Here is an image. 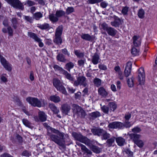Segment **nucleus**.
<instances>
[{
  "label": "nucleus",
  "mask_w": 157,
  "mask_h": 157,
  "mask_svg": "<svg viewBox=\"0 0 157 157\" xmlns=\"http://www.w3.org/2000/svg\"><path fill=\"white\" fill-rule=\"evenodd\" d=\"M47 135L49 136L50 140L54 141L59 146L63 148L65 141L64 140V137L62 138L59 137L57 135L51 134L49 132H48Z\"/></svg>",
  "instance_id": "obj_1"
},
{
  "label": "nucleus",
  "mask_w": 157,
  "mask_h": 157,
  "mask_svg": "<svg viewBox=\"0 0 157 157\" xmlns=\"http://www.w3.org/2000/svg\"><path fill=\"white\" fill-rule=\"evenodd\" d=\"M87 80L86 78L84 76H80L77 78V80H75L73 85L75 86H78L79 85H82L85 87L87 85Z\"/></svg>",
  "instance_id": "obj_2"
},
{
  "label": "nucleus",
  "mask_w": 157,
  "mask_h": 157,
  "mask_svg": "<svg viewBox=\"0 0 157 157\" xmlns=\"http://www.w3.org/2000/svg\"><path fill=\"white\" fill-rule=\"evenodd\" d=\"M26 100L32 106L38 107L42 106L41 102L37 98L29 97L26 98Z\"/></svg>",
  "instance_id": "obj_3"
},
{
  "label": "nucleus",
  "mask_w": 157,
  "mask_h": 157,
  "mask_svg": "<svg viewBox=\"0 0 157 157\" xmlns=\"http://www.w3.org/2000/svg\"><path fill=\"white\" fill-rule=\"evenodd\" d=\"M6 1L14 8L22 10L24 9L23 5L19 0H6Z\"/></svg>",
  "instance_id": "obj_4"
},
{
  "label": "nucleus",
  "mask_w": 157,
  "mask_h": 157,
  "mask_svg": "<svg viewBox=\"0 0 157 157\" xmlns=\"http://www.w3.org/2000/svg\"><path fill=\"white\" fill-rule=\"evenodd\" d=\"M72 135L75 140L86 144L89 139L87 137L82 136L80 133H78L75 132L72 133Z\"/></svg>",
  "instance_id": "obj_5"
},
{
  "label": "nucleus",
  "mask_w": 157,
  "mask_h": 157,
  "mask_svg": "<svg viewBox=\"0 0 157 157\" xmlns=\"http://www.w3.org/2000/svg\"><path fill=\"white\" fill-rule=\"evenodd\" d=\"M138 80L139 84L143 85L145 81V75L143 67H140L138 71Z\"/></svg>",
  "instance_id": "obj_6"
},
{
  "label": "nucleus",
  "mask_w": 157,
  "mask_h": 157,
  "mask_svg": "<svg viewBox=\"0 0 157 157\" xmlns=\"http://www.w3.org/2000/svg\"><path fill=\"white\" fill-rule=\"evenodd\" d=\"M85 144L88 146L96 154L100 153L101 151V148L91 143V141L89 139L86 143Z\"/></svg>",
  "instance_id": "obj_7"
},
{
  "label": "nucleus",
  "mask_w": 157,
  "mask_h": 157,
  "mask_svg": "<svg viewBox=\"0 0 157 157\" xmlns=\"http://www.w3.org/2000/svg\"><path fill=\"white\" fill-rule=\"evenodd\" d=\"M123 124L120 122L114 121L110 123L108 125V127L111 129L123 128Z\"/></svg>",
  "instance_id": "obj_8"
},
{
  "label": "nucleus",
  "mask_w": 157,
  "mask_h": 157,
  "mask_svg": "<svg viewBox=\"0 0 157 157\" xmlns=\"http://www.w3.org/2000/svg\"><path fill=\"white\" fill-rule=\"evenodd\" d=\"M132 63L131 62L129 61L127 63L125 70L124 71L125 77H128L131 74Z\"/></svg>",
  "instance_id": "obj_9"
},
{
  "label": "nucleus",
  "mask_w": 157,
  "mask_h": 157,
  "mask_svg": "<svg viewBox=\"0 0 157 157\" xmlns=\"http://www.w3.org/2000/svg\"><path fill=\"white\" fill-rule=\"evenodd\" d=\"M103 130L104 129H102L95 128L91 129V132L94 135L100 136H101Z\"/></svg>",
  "instance_id": "obj_10"
},
{
  "label": "nucleus",
  "mask_w": 157,
  "mask_h": 157,
  "mask_svg": "<svg viewBox=\"0 0 157 157\" xmlns=\"http://www.w3.org/2000/svg\"><path fill=\"white\" fill-rule=\"evenodd\" d=\"M98 92V94L103 97L105 98L108 95V92L103 86L99 88Z\"/></svg>",
  "instance_id": "obj_11"
},
{
  "label": "nucleus",
  "mask_w": 157,
  "mask_h": 157,
  "mask_svg": "<svg viewBox=\"0 0 157 157\" xmlns=\"http://www.w3.org/2000/svg\"><path fill=\"white\" fill-rule=\"evenodd\" d=\"M47 130H50L53 133L58 134L62 138L64 137V133H63L61 132L58 130L50 126L47 127Z\"/></svg>",
  "instance_id": "obj_12"
},
{
  "label": "nucleus",
  "mask_w": 157,
  "mask_h": 157,
  "mask_svg": "<svg viewBox=\"0 0 157 157\" xmlns=\"http://www.w3.org/2000/svg\"><path fill=\"white\" fill-rule=\"evenodd\" d=\"M100 60L99 55L97 53H95L92 58L91 61L92 63L96 65L99 63Z\"/></svg>",
  "instance_id": "obj_13"
},
{
  "label": "nucleus",
  "mask_w": 157,
  "mask_h": 157,
  "mask_svg": "<svg viewBox=\"0 0 157 157\" xmlns=\"http://www.w3.org/2000/svg\"><path fill=\"white\" fill-rule=\"evenodd\" d=\"M63 31L62 26H59L56 29L55 36L56 39H61V36Z\"/></svg>",
  "instance_id": "obj_14"
},
{
  "label": "nucleus",
  "mask_w": 157,
  "mask_h": 157,
  "mask_svg": "<svg viewBox=\"0 0 157 157\" xmlns=\"http://www.w3.org/2000/svg\"><path fill=\"white\" fill-rule=\"evenodd\" d=\"M62 112L65 115H67L71 109V106L67 104H64L62 106Z\"/></svg>",
  "instance_id": "obj_15"
},
{
  "label": "nucleus",
  "mask_w": 157,
  "mask_h": 157,
  "mask_svg": "<svg viewBox=\"0 0 157 157\" xmlns=\"http://www.w3.org/2000/svg\"><path fill=\"white\" fill-rule=\"evenodd\" d=\"M2 65L6 70L10 71L12 69V65L6 60L1 63Z\"/></svg>",
  "instance_id": "obj_16"
},
{
  "label": "nucleus",
  "mask_w": 157,
  "mask_h": 157,
  "mask_svg": "<svg viewBox=\"0 0 157 157\" xmlns=\"http://www.w3.org/2000/svg\"><path fill=\"white\" fill-rule=\"evenodd\" d=\"M121 24V20L119 18H116L113 21L111 22V25L115 27H119Z\"/></svg>",
  "instance_id": "obj_17"
},
{
  "label": "nucleus",
  "mask_w": 157,
  "mask_h": 157,
  "mask_svg": "<svg viewBox=\"0 0 157 157\" xmlns=\"http://www.w3.org/2000/svg\"><path fill=\"white\" fill-rule=\"evenodd\" d=\"M115 140H116V138L114 136L108 139L106 141V146L108 147L113 146Z\"/></svg>",
  "instance_id": "obj_18"
},
{
  "label": "nucleus",
  "mask_w": 157,
  "mask_h": 157,
  "mask_svg": "<svg viewBox=\"0 0 157 157\" xmlns=\"http://www.w3.org/2000/svg\"><path fill=\"white\" fill-rule=\"evenodd\" d=\"M63 73V74L65 76V77L66 78L70 81L74 82L75 79V78L71 75V74L68 73L66 70Z\"/></svg>",
  "instance_id": "obj_19"
},
{
  "label": "nucleus",
  "mask_w": 157,
  "mask_h": 157,
  "mask_svg": "<svg viewBox=\"0 0 157 157\" xmlns=\"http://www.w3.org/2000/svg\"><path fill=\"white\" fill-rule=\"evenodd\" d=\"M89 115L91 119L94 120L96 118L100 117L101 114L99 112L96 111L89 113Z\"/></svg>",
  "instance_id": "obj_20"
},
{
  "label": "nucleus",
  "mask_w": 157,
  "mask_h": 157,
  "mask_svg": "<svg viewBox=\"0 0 157 157\" xmlns=\"http://www.w3.org/2000/svg\"><path fill=\"white\" fill-rule=\"evenodd\" d=\"M49 107L54 113L58 114L59 112V109L53 103L49 104Z\"/></svg>",
  "instance_id": "obj_21"
},
{
  "label": "nucleus",
  "mask_w": 157,
  "mask_h": 157,
  "mask_svg": "<svg viewBox=\"0 0 157 157\" xmlns=\"http://www.w3.org/2000/svg\"><path fill=\"white\" fill-rule=\"evenodd\" d=\"M50 100L55 103H58L61 101L60 98L56 95L51 96L49 98Z\"/></svg>",
  "instance_id": "obj_22"
},
{
  "label": "nucleus",
  "mask_w": 157,
  "mask_h": 157,
  "mask_svg": "<svg viewBox=\"0 0 157 157\" xmlns=\"http://www.w3.org/2000/svg\"><path fill=\"white\" fill-rule=\"evenodd\" d=\"M116 140L117 144L120 146L124 145L125 142V139L121 137L116 138Z\"/></svg>",
  "instance_id": "obj_23"
},
{
  "label": "nucleus",
  "mask_w": 157,
  "mask_h": 157,
  "mask_svg": "<svg viewBox=\"0 0 157 157\" xmlns=\"http://www.w3.org/2000/svg\"><path fill=\"white\" fill-rule=\"evenodd\" d=\"M46 115L45 113L40 112L39 113V117L40 120L42 122L44 121L47 120Z\"/></svg>",
  "instance_id": "obj_24"
},
{
  "label": "nucleus",
  "mask_w": 157,
  "mask_h": 157,
  "mask_svg": "<svg viewBox=\"0 0 157 157\" xmlns=\"http://www.w3.org/2000/svg\"><path fill=\"white\" fill-rule=\"evenodd\" d=\"M107 32L109 35L112 36H114L116 34L117 31L113 28L109 27L107 30Z\"/></svg>",
  "instance_id": "obj_25"
},
{
  "label": "nucleus",
  "mask_w": 157,
  "mask_h": 157,
  "mask_svg": "<svg viewBox=\"0 0 157 157\" xmlns=\"http://www.w3.org/2000/svg\"><path fill=\"white\" fill-rule=\"evenodd\" d=\"M74 53L77 57L79 58H82L85 56L84 52H81L80 50H75Z\"/></svg>",
  "instance_id": "obj_26"
},
{
  "label": "nucleus",
  "mask_w": 157,
  "mask_h": 157,
  "mask_svg": "<svg viewBox=\"0 0 157 157\" xmlns=\"http://www.w3.org/2000/svg\"><path fill=\"white\" fill-rule=\"evenodd\" d=\"M73 110L75 111L77 114H79V113L83 109L81 107L75 104L73 105Z\"/></svg>",
  "instance_id": "obj_27"
},
{
  "label": "nucleus",
  "mask_w": 157,
  "mask_h": 157,
  "mask_svg": "<svg viewBox=\"0 0 157 157\" xmlns=\"http://www.w3.org/2000/svg\"><path fill=\"white\" fill-rule=\"evenodd\" d=\"M56 58L60 62H65L66 61L65 56L61 53H59Z\"/></svg>",
  "instance_id": "obj_28"
},
{
  "label": "nucleus",
  "mask_w": 157,
  "mask_h": 157,
  "mask_svg": "<svg viewBox=\"0 0 157 157\" xmlns=\"http://www.w3.org/2000/svg\"><path fill=\"white\" fill-rule=\"evenodd\" d=\"M110 135L108 133L107 131L104 130L101 136V139L102 140H106L109 138Z\"/></svg>",
  "instance_id": "obj_29"
},
{
  "label": "nucleus",
  "mask_w": 157,
  "mask_h": 157,
  "mask_svg": "<svg viewBox=\"0 0 157 157\" xmlns=\"http://www.w3.org/2000/svg\"><path fill=\"white\" fill-rule=\"evenodd\" d=\"M53 84L56 89L62 84L60 80L56 78H54L53 79Z\"/></svg>",
  "instance_id": "obj_30"
},
{
  "label": "nucleus",
  "mask_w": 157,
  "mask_h": 157,
  "mask_svg": "<svg viewBox=\"0 0 157 157\" xmlns=\"http://www.w3.org/2000/svg\"><path fill=\"white\" fill-rule=\"evenodd\" d=\"M139 52V50L134 47H132L131 49V53L133 56H138Z\"/></svg>",
  "instance_id": "obj_31"
},
{
  "label": "nucleus",
  "mask_w": 157,
  "mask_h": 157,
  "mask_svg": "<svg viewBox=\"0 0 157 157\" xmlns=\"http://www.w3.org/2000/svg\"><path fill=\"white\" fill-rule=\"evenodd\" d=\"M94 85L97 87H99L101 85V79L95 78L93 80Z\"/></svg>",
  "instance_id": "obj_32"
},
{
  "label": "nucleus",
  "mask_w": 157,
  "mask_h": 157,
  "mask_svg": "<svg viewBox=\"0 0 157 157\" xmlns=\"http://www.w3.org/2000/svg\"><path fill=\"white\" fill-rule=\"evenodd\" d=\"M79 145L81 147L82 150L85 151L87 154L90 155L92 154V152L89 149H88L85 146L81 144H80Z\"/></svg>",
  "instance_id": "obj_33"
},
{
  "label": "nucleus",
  "mask_w": 157,
  "mask_h": 157,
  "mask_svg": "<svg viewBox=\"0 0 157 157\" xmlns=\"http://www.w3.org/2000/svg\"><path fill=\"white\" fill-rule=\"evenodd\" d=\"M43 14L40 12H37L33 14V18L36 20H39L43 17Z\"/></svg>",
  "instance_id": "obj_34"
},
{
  "label": "nucleus",
  "mask_w": 157,
  "mask_h": 157,
  "mask_svg": "<svg viewBox=\"0 0 157 157\" xmlns=\"http://www.w3.org/2000/svg\"><path fill=\"white\" fill-rule=\"evenodd\" d=\"M49 20L52 22H56L58 21L59 19L54 14H51L49 15Z\"/></svg>",
  "instance_id": "obj_35"
},
{
  "label": "nucleus",
  "mask_w": 157,
  "mask_h": 157,
  "mask_svg": "<svg viewBox=\"0 0 157 157\" xmlns=\"http://www.w3.org/2000/svg\"><path fill=\"white\" fill-rule=\"evenodd\" d=\"M56 89L58 90L62 94L65 95H67V93L66 90L65 88L62 85V84L59 87H58Z\"/></svg>",
  "instance_id": "obj_36"
},
{
  "label": "nucleus",
  "mask_w": 157,
  "mask_h": 157,
  "mask_svg": "<svg viewBox=\"0 0 157 157\" xmlns=\"http://www.w3.org/2000/svg\"><path fill=\"white\" fill-rule=\"evenodd\" d=\"M22 121L23 124L25 126L29 128H32L33 127L32 126L31 123L28 120L26 119H22Z\"/></svg>",
  "instance_id": "obj_37"
},
{
  "label": "nucleus",
  "mask_w": 157,
  "mask_h": 157,
  "mask_svg": "<svg viewBox=\"0 0 157 157\" xmlns=\"http://www.w3.org/2000/svg\"><path fill=\"white\" fill-rule=\"evenodd\" d=\"M109 27L108 25L105 23H101L99 25V29L102 31L106 30L107 31Z\"/></svg>",
  "instance_id": "obj_38"
},
{
  "label": "nucleus",
  "mask_w": 157,
  "mask_h": 157,
  "mask_svg": "<svg viewBox=\"0 0 157 157\" xmlns=\"http://www.w3.org/2000/svg\"><path fill=\"white\" fill-rule=\"evenodd\" d=\"M137 14L140 18L141 19L144 18V17L145 15L144 11L142 8L139 10Z\"/></svg>",
  "instance_id": "obj_39"
},
{
  "label": "nucleus",
  "mask_w": 157,
  "mask_h": 157,
  "mask_svg": "<svg viewBox=\"0 0 157 157\" xmlns=\"http://www.w3.org/2000/svg\"><path fill=\"white\" fill-rule=\"evenodd\" d=\"M130 136L131 138H133V140L134 142H135V140H139L138 139L140 137V135L135 134H131Z\"/></svg>",
  "instance_id": "obj_40"
},
{
  "label": "nucleus",
  "mask_w": 157,
  "mask_h": 157,
  "mask_svg": "<svg viewBox=\"0 0 157 157\" xmlns=\"http://www.w3.org/2000/svg\"><path fill=\"white\" fill-rule=\"evenodd\" d=\"M53 67L55 71H59V72L62 74H63V73L64 72V71H65L62 67L57 65H54Z\"/></svg>",
  "instance_id": "obj_41"
},
{
  "label": "nucleus",
  "mask_w": 157,
  "mask_h": 157,
  "mask_svg": "<svg viewBox=\"0 0 157 157\" xmlns=\"http://www.w3.org/2000/svg\"><path fill=\"white\" fill-rule=\"evenodd\" d=\"M74 64L72 63L71 62L68 63L65 65L66 69L69 71H70L71 69L74 67Z\"/></svg>",
  "instance_id": "obj_42"
},
{
  "label": "nucleus",
  "mask_w": 157,
  "mask_h": 157,
  "mask_svg": "<svg viewBox=\"0 0 157 157\" xmlns=\"http://www.w3.org/2000/svg\"><path fill=\"white\" fill-rule=\"evenodd\" d=\"M65 14V12L62 10H57L56 13V16L58 18L59 17H61Z\"/></svg>",
  "instance_id": "obj_43"
},
{
  "label": "nucleus",
  "mask_w": 157,
  "mask_h": 157,
  "mask_svg": "<svg viewBox=\"0 0 157 157\" xmlns=\"http://www.w3.org/2000/svg\"><path fill=\"white\" fill-rule=\"evenodd\" d=\"M133 78L132 77L130 78H128L127 80L128 85L130 87H132L134 86Z\"/></svg>",
  "instance_id": "obj_44"
},
{
  "label": "nucleus",
  "mask_w": 157,
  "mask_h": 157,
  "mask_svg": "<svg viewBox=\"0 0 157 157\" xmlns=\"http://www.w3.org/2000/svg\"><path fill=\"white\" fill-rule=\"evenodd\" d=\"M38 27L42 29H46L50 28V25L48 23H44L42 25H39Z\"/></svg>",
  "instance_id": "obj_45"
},
{
  "label": "nucleus",
  "mask_w": 157,
  "mask_h": 157,
  "mask_svg": "<svg viewBox=\"0 0 157 157\" xmlns=\"http://www.w3.org/2000/svg\"><path fill=\"white\" fill-rule=\"evenodd\" d=\"M129 7L127 6L123 7L121 11L122 13L124 15H126L128 14V11Z\"/></svg>",
  "instance_id": "obj_46"
},
{
  "label": "nucleus",
  "mask_w": 157,
  "mask_h": 157,
  "mask_svg": "<svg viewBox=\"0 0 157 157\" xmlns=\"http://www.w3.org/2000/svg\"><path fill=\"white\" fill-rule=\"evenodd\" d=\"M134 142L140 147H142L144 145V143L143 141L140 140H135Z\"/></svg>",
  "instance_id": "obj_47"
},
{
  "label": "nucleus",
  "mask_w": 157,
  "mask_h": 157,
  "mask_svg": "<svg viewBox=\"0 0 157 157\" xmlns=\"http://www.w3.org/2000/svg\"><path fill=\"white\" fill-rule=\"evenodd\" d=\"M109 106L111 110L114 111L117 108V105L114 102H109Z\"/></svg>",
  "instance_id": "obj_48"
},
{
  "label": "nucleus",
  "mask_w": 157,
  "mask_h": 157,
  "mask_svg": "<svg viewBox=\"0 0 157 157\" xmlns=\"http://www.w3.org/2000/svg\"><path fill=\"white\" fill-rule=\"evenodd\" d=\"M75 10L73 7H68L66 10L67 14H69L70 13L74 12Z\"/></svg>",
  "instance_id": "obj_49"
},
{
  "label": "nucleus",
  "mask_w": 157,
  "mask_h": 157,
  "mask_svg": "<svg viewBox=\"0 0 157 157\" xmlns=\"http://www.w3.org/2000/svg\"><path fill=\"white\" fill-rule=\"evenodd\" d=\"M101 108L102 111L105 113L108 114L109 112V108L108 107L103 105L101 106Z\"/></svg>",
  "instance_id": "obj_50"
},
{
  "label": "nucleus",
  "mask_w": 157,
  "mask_h": 157,
  "mask_svg": "<svg viewBox=\"0 0 157 157\" xmlns=\"http://www.w3.org/2000/svg\"><path fill=\"white\" fill-rule=\"evenodd\" d=\"M133 44L135 47H139L140 46L141 42L140 40H133Z\"/></svg>",
  "instance_id": "obj_51"
},
{
  "label": "nucleus",
  "mask_w": 157,
  "mask_h": 157,
  "mask_svg": "<svg viewBox=\"0 0 157 157\" xmlns=\"http://www.w3.org/2000/svg\"><path fill=\"white\" fill-rule=\"evenodd\" d=\"M103 0H89L87 1V2L89 4H94L101 2Z\"/></svg>",
  "instance_id": "obj_52"
},
{
  "label": "nucleus",
  "mask_w": 157,
  "mask_h": 157,
  "mask_svg": "<svg viewBox=\"0 0 157 157\" xmlns=\"http://www.w3.org/2000/svg\"><path fill=\"white\" fill-rule=\"evenodd\" d=\"M81 37L83 39H90L91 38V36L88 34H82Z\"/></svg>",
  "instance_id": "obj_53"
},
{
  "label": "nucleus",
  "mask_w": 157,
  "mask_h": 157,
  "mask_svg": "<svg viewBox=\"0 0 157 157\" xmlns=\"http://www.w3.org/2000/svg\"><path fill=\"white\" fill-rule=\"evenodd\" d=\"M35 2L30 0H28L25 2L24 5H27L29 6H31L35 5Z\"/></svg>",
  "instance_id": "obj_54"
},
{
  "label": "nucleus",
  "mask_w": 157,
  "mask_h": 157,
  "mask_svg": "<svg viewBox=\"0 0 157 157\" xmlns=\"http://www.w3.org/2000/svg\"><path fill=\"white\" fill-rule=\"evenodd\" d=\"M28 35L30 38L34 39H38L37 38V36L36 35L33 33L28 32Z\"/></svg>",
  "instance_id": "obj_55"
},
{
  "label": "nucleus",
  "mask_w": 157,
  "mask_h": 157,
  "mask_svg": "<svg viewBox=\"0 0 157 157\" xmlns=\"http://www.w3.org/2000/svg\"><path fill=\"white\" fill-rule=\"evenodd\" d=\"M12 22L13 24V26L14 29H16L17 28L16 24L17 23V20L16 18H14L12 19Z\"/></svg>",
  "instance_id": "obj_56"
},
{
  "label": "nucleus",
  "mask_w": 157,
  "mask_h": 157,
  "mask_svg": "<svg viewBox=\"0 0 157 157\" xmlns=\"http://www.w3.org/2000/svg\"><path fill=\"white\" fill-rule=\"evenodd\" d=\"M81 118H84L85 117L86 114L85 111L83 109L79 113V114H78Z\"/></svg>",
  "instance_id": "obj_57"
},
{
  "label": "nucleus",
  "mask_w": 157,
  "mask_h": 157,
  "mask_svg": "<svg viewBox=\"0 0 157 157\" xmlns=\"http://www.w3.org/2000/svg\"><path fill=\"white\" fill-rule=\"evenodd\" d=\"M131 125L130 122H128V121H125L124 124H123L124 126L123 127V128L124 127L126 128H129Z\"/></svg>",
  "instance_id": "obj_58"
},
{
  "label": "nucleus",
  "mask_w": 157,
  "mask_h": 157,
  "mask_svg": "<svg viewBox=\"0 0 157 157\" xmlns=\"http://www.w3.org/2000/svg\"><path fill=\"white\" fill-rule=\"evenodd\" d=\"M24 18L25 20L30 23L33 21V18L32 17H30L29 16H25Z\"/></svg>",
  "instance_id": "obj_59"
},
{
  "label": "nucleus",
  "mask_w": 157,
  "mask_h": 157,
  "mask_svg": "<svg viewBox=\"0 0 157 157\" xmlns=\"http://www.w3.org/2000/svg\"><path fill=\"white\" fill-rule=\"evenodd\" d=\"M108 5V3L105 1L102 2L100 3V6L104 8H105Z\"/></svg>",
  "instance_id": "obj_60"
},
{
  "label": "nucleus",
  "mask_w": 157,
  "mask_h": 157,
  "mask_svg": "<svg viewBox=\"0 0 157 157\" xmlns=\"http://www.w3.org/2000/svg\"><path fill=\"white\" fill-rule=\"evenodd\" d=\"M141 131L140 128L138 127H135L132 129V132L134 133L139 132Z\"/></svg>",
  "instance_id": "obj_61"
},
{
  "label": "nucleus",
  "mask_w": 157,
  "mask_h": 157,
  "mask_svg": "<svg viewBox=\"0 0 157 157\" xmlns=\"http://www.w3.org/2000/svg\"><path fill=\"white\" fill-rule=\"evenodd\" d=\"M99 68L101 70H105L107 69L106 66L103 64H100L98 65Z\"/></svg>",
  "instance_id": "obj_62"
},
{
  "label": "nucleus",
  "mask_w": 157,
  "mask_h": 157,
  "mask_svg": "<svg viewBox=\"0 0 157 157\" xmlns=\"http://www.w3.org/2000/svg\"><path fill=\"white\" fill-rule=\"evenodd\" d=\"M85 59H81L78 60V65L80 66H83L84 64L85 63Z\"/></svg>",
  "instance_id": "obj_63"
},
{
  "label": "nucleus",
  "mask_w": 157,
  "mask_h": 157,
  "mask_svg": "<svg viewBox=\"0 0 157 157\" xmlns=\"http://www.w3.org/2000/svg\"><path fill=\"white\" fill-rule=\"evenodd\" d=\"M125 153L128 154L130 156H132L133 155V153L129 149H127L125 151Z\"/></svg>",
  "instance_id": "obj_64"
}]
</instances>
